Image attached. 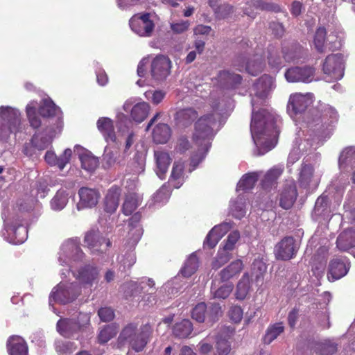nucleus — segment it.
I'll use <instances>...</instances> for the list:
<instances>
[{"mask_svg":"<svg viewBox=\"0 0 355 355\" xmlns=\"http://www.w3.org/2000/svg\"><path fill=\"white\" fill-rule=\"evenodd\" d=\"M243 268V264L241 260L238 259L232 261L220 272V280L223 282H228L230 279L238 276Z\"/></svg>","mask_w":355,"mask_h":355,"instance_id":"e433bc0d","label":"nucleus"},{"mask_svg":"<svg viewBox=\"0 0 355 355\" xmlns=\"http://www.w3.org/2000/svg\"><path fill=\"white\" fill-rule=\"evenodd\" d=\"M315 351L318 355H332L337 351V344L330 340H325L316 344Z\"/></svg>","mask_w":355,"mask_h":355,"instance_id":"603ef678","label":"nucleus"},{"mask_svg":"<svg viewBox=\"0 0 355 355\" xmlns=\"http://www.w3.org/2000/svg\"><path fill=\"white\" fill-rule=\"evenodd\" d=\"M337 247L343 251L355 246V227H350L343 230L337 239Z\"/></svg>","mask_w":355,"mask_h":355,"instance_id":"72a5a7b5","label":"nucleus"},{"mask_svg":"<svg viewBox=\"0 0 355 355\" xmlns=\"http://www.w3.org/2000/svg\"><path fill=\"white\" fill-rule=\"evenodd\" d=\"M117 333L116 328L113 325H106L103 328L98 336V342L105 343L112 338Z\"/></svg>","mask_w":355,"mask_h":355,"instance_id":"052dcab7","label":"nucleus"},{"mask_svg":"<svg viewBox=\"0 0 355 355\" xmlns=\"http://www.w3.org/2000/svg\"><path fill=\"white\" fill-rule=\"evenodd\" d=\"M141 215L139 213L135 214L130 218L129 223L128 238L126 241V245H128L130 249L134 248L141 239L143 234V230L139 221L140 220Z\"/></svg>","mask_w":355,"mask_h":355,"instance_id":"393cba45","label":"nucleus"},{"mask_svg":"<svg viewBox=\"0 0 355 355\" xmlns=\"http://www.w3.org/2000/svg\"><path fill=\"white\" fill-rule=\"evenodd\" d=\"M35 203L36 201L34 199L28 200V202L20 201L17 205V211L15 209H12V212L9 209L3 210L2 214L5 230L3 235L9 243L18 245L26 240L28 230L19 212L30 211Z\"/></svg>","mask_w":355,"mask_h":355,"instance_id":"39448f33","label":"nucleus"},{"mask_svg":"<svg viewBox=\"0 0 355 355\" xmlns=\"http://www.w3.org/2000/svg\"><path fill=\"white\" fill-rule=\"evenodd\" d=\"M141 201L142 196L140 194L136 193L128 194L122 206L123 213L126 216L132 214Z\"/></svg>","mask_w":355,"mask_h":355,"instance_id":"58836bf2","label":"nucleus"},{"mask_svg":"<svg viewBox=\"0 0 355 355\" xmlns=\"http://www.w3.org/2000/svg\"><path fill=\"white\" fill-rule=\"evenodd\" d=\"M78 346L75 342L58 340L55 342V349L58 355H71Z\"/></svg>","mask_w":355,"mask_h":355,"instance_id":"49530a36","label":"nucleus"},{"mask_svg":"<svg viewBox=\"0 0 355 355\" xmlns=\"http://www.w3.org/2000/svg\"><path fill=\"white\" fill-rule=\"evenodd\" d=\"M242 78L240 75L234 74L229 71H220L218 75V82L220 86L225 89H231L240 84Z\"/></svg>","mask_w":355,"mask_h":355,"instance_id":"f704fd0d","label":"nucleus"},{"mask_svg":"<svg viewBox=\"0 0 355 355\" xmlns=\"http://www.w3.org/2000/svg\"><path fill=\"white\" fill-rule=\"evenodd\" d=\"M103 161L108 167L112 166L116 163H119L120 160L119 159L118 152L116 150H112L110 148L106 147L103 154Z\"/></svg>","mask_w":355,"mask_h":355,"instance_id":"0e129e2a","label":"nucleus"},{"mask_svg":"<svg viewBox=\"0 0 355 355\" xmlns=\"http://www.w3.org/2000/svg\"><path fill=\"white\" fill-rule=\"evenodd\" d=\"M221 314L222 310L220 304L213 303L207 311V322L210 323L214 322Z\"/></svg>","mask_w":355,"mask_h":355,"instance_id":"774afa93","label":"nucleus"},{"mask_svg":"<svg viewBox=\"0 0 355 355\" xmlns=\"http://www.w3.org/2000/svg\"><path fill=\"white\" fill-rule=\"evenodd\" d=\"M171 68V62L167 56L157 55L151 63L150 74L152 78L156 81L165 80L170 74Z\"/></svg>","mask_w":355,"mask_h":355,"instance_id":"6ab92c4d","label":"nucleus"},{"mask_svg":"<svg viewBox=\"0 0 355 355\" xmlns=\"http://www.w3.org/2000/svg\"><path fill=\"white\" fill-rule=\"evenodd\" d=\"M81 291L77 282L62 281L51 291L49 295V305L52 302L66 304L74 301L80 294Z\"/></svg>","mask_w":355,"mask_h":355,"instance_id":"9b49d317","label":"nucleus"},{"mask_svg":"<svg viewBox=\"0 0 355 355\" xmlns=\"http://www.w3.org/2000/svg\"><path fill=\"white\" fill-rule=\"evenodd\" d=\"M284 324L282 322L269 325L263 338L264 344H270L284 331Z\"/></svg>","mask_w":355,"mask_h":355,"instance_id":"a19ab883","label":"nucleus"},{"mask_svg":"<svg viewBox=\"0 0 355 355\" xmlns=\"http://www.w3.org/2000/svg\"><path fill=\"white\" fill-rule=\"evenodd\" d=\"M153 329L149 324H146L137 328V324L130 323L121 331L118 340L119 344L128 343L135 352H141L152 336Z\"/></svg>","mask_w":355,"mask_h":355,"instance_id":"0eeeda50","label":"nucleus"},{"mask_svg":"<svg viewBox=\"0 0 355 355\" xmlns=\"http://www.w3.org/2000/svg\"><path fill=\"white\" fill-rule=\"evenodd\" d=\"M336 110L327 106L320 115L313 117L306 116L300 127V130L297 132V137L293 144V148L288 157V165L293 164L300 157L301 153L311 148H315L332 134L333 125L338 121Z\"/></svg>","mask_w":355,"mask_h":355,"instance_id":"f03ea898","label":"nucleus"},{"mask_svg":"<svg viewBox=\"0 0 355 355\" xmlns=\"http://www.w3.org/2000/svg\"><path fill=\"white\" fill-rule=\"evenodd\" d=\"M266 271V263L261 259H255L252 266V276L255 277V281L259 282L263 273Z\"/></svg>","mask_w":355,"mask_h":355,"instance_id":"680f3d73","label":"nucleus"},{"mask_svg":"<svg viewBox=\"0 0 355 355\" xmlns=\"http://www.w3.org/2000/svg\"><path fill=\"white\" fill-rule=\"evenodd\" d=\"M69 200V193L66 189L58 190L50 202V206L53 211H61L67 205Z\"/></svg>","mask_w":355,"mask_h":355,"instance_id":"ea45409f","label":"nucleus"},{"mask_svg":"<svg viewBox=\"0 0 355 355\" xmlns=\"http://www.w3.org/2000/svg\"><path fill=\"white\" fill-rule=\"evenodd\" d=\"M198 116L197 112L193 108L179 110L176 113L175 120L178 125L186 126L193 121Z\"/></svg>","mask_w":355,"mask_h":355,"instance_id":"c03bdc74","label":"nucleus"},{"mask_svg":"<svg viewBox=\"0 0 355 355\" xmlns=\"http://www.w3.org/2000/svg\"><path fill=\"white\" fill-rule=\"evenodd\" d=\"M171 136V130L166 123L157 124L153 130V139L156 144H166Z\"/></svg>","mask_w":355,"mask_h":355,"instance_id":"4c0bfd02","label":"nucleus"},{"mask_svg":"<svg viewBox=\"0 0 355 355\" xmlns=\"http://www.w3.org/2000/svg\"><path fill=\"white\" fill-rule=\"evenodd\" d=\"M98 130L103 135L107 143L115 142L116 136L114 132L113 121L107 117H101L97 121Z\"/></svg>","mask_w":355,"mask_h":355,"instance_id":"c85d7f7f","label":"nucleus"},{"mask_svg":"<svg viewBox=\"0 0 355 355\" xmlns=\"http://www.w3.org/2000/svg\"><path fill=\"white\" fill-rule=\"evenodd\" d=\"M24 129L20 110L10 105H0V140L6 141L10 135Z\"/></svg>","mask_w":355,"mask_h":355,"instance_id":"6e6552de","label":"nucleus"},{"mask_svg":"<svg viewBox=\"0 0 355 355\" xmlns=\"http://www.w3.org/2000/svg\"><path fill=\"white\" fill-rule=\"evenodd\" d=\"M90 314L80 312L76 316L60 318L56 324L57 331L63 337L74 338L83 343L93 334Z\"/></svg>","mask_w":355,"mask_h":355,"instance_id":"423d86ee","label":"nucleus"},{"mask_svg":"<svg viewBox=\"0 0 355 355\" xmlns=\"http://www.w3.org/2000/svg\"><path fill=\"white\" fill-rule=\"evenodd\" d=\"M327 32L324 28L319 27L315 34L314 45L317 51L320 53H325L327 51H334L341 46L340 41L338 40L337 37L333 35H329L326 37Z\"/></svg>","mask_w":355,"mask_h":355,"instance_id":"f3484780","label":"nucleus"},{"mask_svg":"<svg viewBox=\"0 0 355 355\" xmlns=\"http://www.w3.org/2000/svg\"><path fill=\"white\" fill-rule=\"evenodd\" d=\"M199 266L198 258L195 253H192L187 259L181 269V274L184 277H191L198 270Z\"/></svg>","mask_w":355,"mask_h":355,"instance_id":"de8ad7c7","label":"nucleus"},{"mask_svg":"<svg viewBox=\"0 0 355 355\" xmlns=\"http://www.w3.org/2000/svg\"><path fill=\"white\" fill-rule=\"evenodd\" d=\"M73 276L78 281L80 290L83 288L85 293H89L94 284L99 279V269L93 265H86L80 268L77 272L72 271Z\"/></svg>","mask_w":355,"mask_h":355,"instance_id":"dca6fc26","label":"nucleus"},{"mask_svg":"<svg viewBox=\"0 0 355 355\" xmlns=\"http://www.w3.org/2000/svg\"><path fill=\"white\" fill-rule=\"evenodd\" d=\"M154 157L156 163V174L161 180H163L171 164V158L169 154L163 150H155Z\"/></svg>","mask_w":355,"mask_h":355,"instance_id":"cd10ccee","label":"nucleus"},{"mask_svg":"<svg viewBox=\"0 0 355 355\" xmlns=\"http://www.w3.org/2000/svg\"><path fill=\"white\" fill-rule=\"evenodd\" d=\"M171 191L168 187L163 185L153 196V200L154 204L163 205L169 199Z\"/></svg>","mask_w":355,"mask_h":355,"instance_id":"e2e57ef3","label":"nucleus"},{"mask_svg":"<svg viewBox=\"0 0 355 355\" xmlns=\"http://www.w3.org/2000/svg\"><path fill=\"white\" fill-rule=\"evenodd\" d=\"M275 80L263 75L253 85L251 103L252 107L250 132L259 155H264L272 150L277 143L279 130L276 125L277 116L268 109L256 112L257 105L261 103L275 89Z\"/></svg>","mask_w":355,"mask_h":355,"instance_id":"f257e3e1","label":"nucleus"},{"mask_svg":"<svg viewBox=\"0 0 355 355\" xmlns=\"http://www.w3.org/2000/svg\"><path fill=\"white\" fill-rule=\"evenodd\" d=\"M320 180V175L315 174L314 168L311 164H304L300 172L299 182L304 188L311 184L315 185Z\"/></svg>","mask_w":355,"mask_h":355,"instance_id":"7c9ffc66","label":"nucleus"},{"mask_svg":"<svg viewBox=\"0 0 355 355\" xmlns=\"http://www.w3.org/2000/svg\"><path fill=\"white\" fill-rule=\"evenodd\" d=\"M211 98L213 99L211 102L213 113L201 116L195 125L193 140L198 150L191 157L190 171L194 170L205 159L211 146V140L227 117L224 116L225 112L223 107L226 105L225 99L215 100L214 94H211Z\"/></svg>","mask_w":355,"mask_h":355,"instance_id":"20e7f679","label":"nucleus"},{"mask_svg":"<svg viewBox=\"0 0 355 355\" xmlns=\"http://www.w3.org/2000/svg\"><path fill=\"white\" fill-rule=\"evenodd\" d=\"M250 290V281L248 273H245L239 282L236 291V297L238 300H243L245 298Z\"/></svg>","mask_w":355,"mask_h":355,"instance_id":"3c124183","label":"nucleus"},{"mask_svg":"<svg viewBox=\"0 0 355 355\" xmlns=\"http://www.w3.org/2000/svg\"><path fill=\"white\" fill-rule=\"evenodd\" d=\"M74 151L78 154L81 166L83 169L88 172H93L96 169L99 164L96 157L79 146H75Z\"/></svg>","mask_w":355,"mask_h":355,"instance_id":"bb28decb","label":"nucleus"},{"mask_svg":"<svg viewBox=\"0 0 355 355\" xmlns=\"http://www.w3.org/2000/svg\"><path fill=\"white\" fill-rule=\"evenodd\" d=\"M37 108L40 114L44 118H56V128H46L44 131L36 132L33 135L31 141L24 146V153L28 157H33L36 150L47 148L62 129V112L50 98L43 99L39 106L35 101L29 102L26 105V116L33 128L37 129L42 125L40 119L36 114Z\"/></svg>","mask_w":355,"mask_h":355,"instance_id":"7ed1b4c3","label":"nucleus"},{"mask_svg":"<svg viewBox=\"0 0 355 355\" xmlns=\"http://www.w3.org/2000/svg\"><path fill=\"white\" fill-rule=\"evenodd\" d=\"M191 317L198 322H205L207 319V305L204 302L198 303L192 310Z\"/></svg>","mask_w":355,"mask_h":355,"instance_id":"13d9d810","label":"nucleus"},{"mask_svg":"<svg viewBox=\"0 0 355 355\" xmlns=\"http://www.w3.org/2000/svg\"><path fill=\"white\" fill-rule=\"evenodd\" d=\"M263 67L262 55H255L245 64V71L252 76H257Z\"/></svg>","mask_w":355,"mask_h":355,"instance_id":"09e8293b","label":"nucleus"},{"mask_svg":"<svg viewBox=\"0 0 355 355\" xmlns=\"http://www.w3.org/2000/svg\"><path fill=\"white\" fill-rule=\"evenodd\" d=\"M233 288L234 284L231 282H227L218 288L212 286L211 294L214 298L225 299L230 295Z\"/></svg>","mask_w":355,"mask_h":355,"instance_id":"864d4df0","label":"nucleus"},{"mask_svg":"<svg viewBox=\"0 0 355 355\" xmlns=\"http://www.w3.org/2000/svg\"><path fill=\"white\" fill-rule=\"evenodd\" d=\"M313 103V95L311 93H293L289 96L286 112L297 124L304 118L306 110Z\"/></svg>","mask_w":355,"mask_h":355,"instance_id":"1a4fd4ad","label":"nucleus"},{"mask_svg":"<svg viewBox=\"0 0 355 355\" xmlns=\"http://www.w3.org/2000/svg\"><path fill=\"white\" fill-rule=\"evenodd\" d=\"M297 196L295 183L288 182L283 188L279 196V205L284 209H290L294 204Z\"/></svg>","mask_w":355,"mask_h":355,"instance_id":"a878e982","label":"nucleus"},{"mask_svg":"<svg viewBox=\"0 0 355 355\" xmlns=\"http://www.w3.org/2000/svg\"><path fill=\"white\" fill-rule=\"evenodd\" d=\"M338 165L340 170L347 171L355 168V148H345L340 155Z\"/></svg>","mask_w":355,"mask_h":355,"instance_id":"c9c22d12","label":"nucleus"},{"mask_svg":"<svg viewBox=\"0 0 355 355\" xmlns=\"http://www.w3.org/2000/svg\"><path fill=\"white\" fill-rule=\"evenodd\" d=\"M193 331V324L189 320H182L177 322L173 328V335L178 338H186Z\"/></svg>","mask_w":355,"mask_h":355,"instance_id":"37998d69","label":"nucleus"},{"mask_svg":"<svg viewBox=\"0 0 355 355\" xmlns=\"http://www.w3.org/2000/svg\"><path fill=\"white\" fill-rule=\"evenodd\" d=\"M259 176V172L249 173L243 175L237 184L236 191H247L252 189Z\"/></svg>","mask_w":355,"mask_h":355,"instance_id":"a18cd8bd","label":"nucleus"},{"mask_svg":"<svg viewBox=\"0 0 355 355\" xmlns=\"http://www.w3.org/2000/svg\"><path fill=\"white\" fill-rule=\"evenodd\" d=\"M268 59L269 65L275 71L277 72L284 66L282 58L276 51H270Z\"/></svg>","mask_w":355,"mask_h":355,"instance_id":"69168bd1","label":"nucleus"},{"mask_svg":"<svg viewBox=\"0 0 355 355\" xmlns=\"http://www.w3.org/2000/svg\"><path fill=\"white\" fill-rule=\"evenodd\" d=\"M78 196L79 201L76 207L79 211L96 207L101 198V194L98 190L88 187H81L78 190Z\"/></svg>","mask_w":355,"mask_h":355,"instance_id":"4be33fe9","label":"nucleus"},{"mask_svg":"<svg viewBox=\"0 0 355 355\" xmlns=\"http://www.w3.org/2000/svg\"><path fill=\"white\" fill-rule=\"evenodd\" d=\"M216 355H227L230 353L231 347L226 336L220 335L216 338Z\"/></svg>","mask_w":355,"mask_h":355,"instance_id":"bf43d9fd","label":"nucleus"},{"mask_svg":"<svg viewBox=\"0 0 355 355\" xmlns=\"http://www.w3.org/2000/svg\"><path fill=\"white\" fill-rule=\"evenodd\" d=\"M144 288V286H142V284H140V281L139 282L135 281H130L128 282L125 283L122 286V289L123 290L125 295L130 297L135 296L141 293V291Z\"/></svg>","mask_w":355,"mask_h":355,"instance_id":"4d7b16f0","label":"nucleus"},{"mask_svg":"<svg viewBox=\"0 0 355 355\" xmlns=\"http://www.w3.org/2000/svg\"><path fill=\"white\" fill-rule=\"evenodd\" d=\"M350 263L345 257H339L331 261L329 266L328 279L331 282L338 280L347 275Z\"/></svg>","mask_w":355,"mask_h":355,"instance_id":"5701e85b","label":"nucleus"},{"mask_svg":"<svg viewBox=\"0 0 355 355\" xmlns=\"http://www.w3.org/2000/svg\"><path fill=\"white\" fill-rule=\"evenodd\" d=\"M324 79L327 82L340 80L344 76V58L341 53L330 54L322 64Z\"/></svg>","mask_w":355,"mask_h":355,"instance_id":"f8f14e48","label":"nucleus"},{"mask_svg":"<svg viewBox=\"0 0 355 355\" xmlns=\"http://www.w3.org/2000/svg\"><path fill=\"white\" fill-rule=\"evenodd\" d=\"M121 196L119 187H112L107 192L105 198V210L106 212L112 214L118 208Z\"/></svg>","mask_w":355,"mask_h":355,"instance_id":"473e14b6","label":"nucleus"},{"mask_svg":"<svg viewBox=\"0 0 355 355\" xmlns=\"http://www.w3.org/2000/svg\"><path fill=\"white\" fill-rule=\"evenodd\" d=\"M155 15L148 12L135 15L130 19L132 31L141 37H150L155 28Z\"/></svg>","mask_w":355,"mask_h":355,"instance_id":"ddd939ff","label":"nucleus"},{"mask_svg":"<svg viewBox=\"0 0 355 355\" xmlns=\"http://www.w3.org/2000/svg\"><path fill=\"white\" fill-rule=\"evenodd\" d=\"M314 68L305 66L289 68L285 72L284 76L286 80L289 83H310L314 80Z\"/></svg>","mask_w":355,"mask_h":355,"instance_id":"412c9836","label":"nucleus"},{"mask_svg":"<svg viewBox=\"0 0 355 355\" xmlns=\"http://www.w3.org/2000/svg\"><path fill=\"white\" fill-rule=\"evenodd\" d=\"M284 168L282 166H275L269 169L261 180V186L265 190L275 188L277 180L282 174Z\"/></svg>","mask_w":355,"mask_h":355,"instance_id":"2f4dec72","label":"nucleus"},{"mask_svg":"<svg viewBox=\"0 0 355 355\" xmlns=\"http://www.w3.org/2000/svg\"><path fill=\"white\" fill-rule=\"evenodd\" d=\"M332 189H336V184L333 182L328 188V191L323 193L316 200L311 214L313 220L322 223V221L329 220L331 218L332 210L331 209L329 202L330 198L331 197L329 195Z\"/></svg>","mask_w":355,"mask_h":355,"instance_id":"2eb2a0df","label":"nucleus"},{"mask_svg":"<svg viewBox=\"0 0 355 355\" xmlns=\"http://www.w3.org/2000/svg\"><path fill=\"white\" fill-rule=\"evenodd\" d=\"M85 254L78 243L75 240H69L64 242L59 254L58 261L61 266L66 265V268L60 271L62 277H66L73 266L71 263L79 262L83 260Z\"/></svg>","mask_w":355,"mask_h":355,"instance_id":"9d476101","label":"nucleus"},{"mask_svg":"<svg viewBox=\"0 0 355 355\" xmlns=\"http://www.w3.org/2000/svg\"><path fill=\"white\" fill-rule=\"evenodd\" d=\"M245 203V198L240 195L236 200L231 201L230 212L234 217L240 219L245 215L246 210Z\"/></svg>","mask_w":355,"mask_h":355,"instance_id":"8fccbe9b","label":"nucleus"},{"mask_svg":"<svg viewBox=\"0 0 355 355\" xmlns=\"http://www.w3.org/2000/svg\"><path fill=\"white\" fill-rule=\"evenodd\" d=\"M84 242L94 254L103 253L111 246L110 240L106 239L96 228H92L86 233Z\"/></svg>","mask_w":355,"mask_h":355,"instance_id":"a211bd4d","label":"nucleus"},{"mask_svg":"<svg viewBox=\"0 0 355 355\" xmlns=\"http://www.w3.org/2000/svg\"><path fill=\"white\" fill-rule=\"evenodd\" d=\"M239 239L240 233L238 231L231 232L225 241V244L222 248L230 252L235 248L236 244Z\"/></svg>","mask_w":355,"mask_h":355,"instance_id":"338daca9","label":"nucleus"},{"mask_svg":"<svg viewBox=\"0 0 355 355\" xmlns=\"http://www.w3.org/2000/svg\"><path fill=\"white\" fill-rule=\"evenodd\" d=\"M130 123L127 116L123 114L118 115L116 126L118 128V135L116 141L114 142L118 146L123 147V153L128 154V151L135 142V133L128 128Z\"/></svg>","mask_w":355,"mask_h":355,"instance_id":"4468645a","label":"nucleus"},{"mask_svg":"<svg viewBox=\"0 0 355 355\" xmlns=\"http://www.w3.org/2000/svg\"><path fill=\"white\" fill-rule=\"evenodd\" d=\"M184 164L180 161H175L173 164L170 184L175 189L180 188L184 182L183 177Z\"/></svg>","mask_w":355,"mask_h":355,"instance_id":"79ce46f5","label":"nucleus"},{"mask_svg":"<svg viewBox=\"0 0 355 355\" xmlns=\"http://www.w3.org/2000/svg\"><path fill=\"white\" fill-rule=\"evenodd\" d=\"M183 283L180 276L175 277L166 283L162 288L168 293V295H175L182 288Z\"/></svg>","mask_w":355,"mask_h":355,"instance_id":"5fc2aeb1","label":"nucleus"},{"mask_svg":"<svg viewBox=\"0 0 355 355\" xmlns=\"http://www.w3.org/2000/svg\"><path fill=\"white\" fill-rule=\"evenodd\" d=\"M7 348L9 355H28L26 343L20 336H10L7 342Z\"/></svg>","mask_w":355,"mask_h":355,"instance_id":"c756f323","label":"nucleus"},{"mask_svg":"<svg viewBox=\"0 0 355 355\" xmlns=\"http://www.w3.org/2000/svg\"><path fill=\"white\" fill-rule=\"evenodd\" d=\"M231 253L225 249L220 248L218 253L212 261L211 266L214 269H218L225 264L231 259Z\"/></svg>","mask_w":355,"mask_h":355,"instance_id":"6e6d98bb","label":"nucleus"},{"mask_svg":"<svg viewBox=\"0 0 355 355\" xmlns=\"http://www.w3.org/2000/svg\"><path fill=\"white\" fill-rule=\"evenodd\" d=\"M298 248L295 239L291 236H286L275 245L274 254L277 259L290 260L295 256Z\"/></svg>","mask_w":355,"mask_h":355,"instance_id":"aec40b11","label":"nucleus"},{"mask_svg":"<svg viewBox=\"0 0 355 355\" xmlns=\"http://www.w3.org/2000/svg\"><path fill=\"white\" fill-rule=\"evenodd\" d=\"M123 108L125 112H130L131 119L136 123L144 121L148 115L150 105L146 102H139L132 107L131 101H127L123 104Z\"/></svg>","mask_w":355,"mask_h":355,"instance_id":"b1692460","label":"nucleus"}]
</instances>
